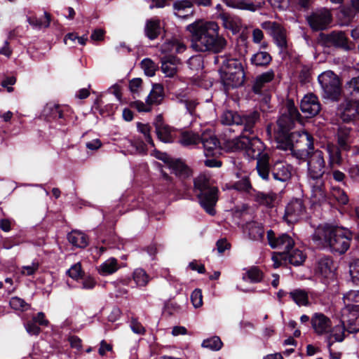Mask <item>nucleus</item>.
Wrapping results in <instances>:
<instances>
[{
	"label": "nucleus",
	"mask_w": 359,
	"mask_h": 359,
	"mask_svg": "<svg viewBox=\"0 0 359 359\" xmlns=\"http://www.w3.org/2000/svg\"><path fill=\"white\" fill-rule=\"evenodd\" d=\"M67 238L70 243L78 248H85L88 244L86 236L79 231H72L68 234Z\"/></svg>",
	"instance_id": "nucleus-36"
},
{
	"label": "nucleus",
	"mask_w": 359,
	"mask_h": 359,
	"mask_svg": "<svg viewBox=\"0 0 359 359\" xmlns=\"http://www.w3.org/2000/svg\"><path fill=\"white\" fill-rule=\"evenodd\" d=\"M229 6H231L234 8H238L241 10H246L255 12L258 8H261L262 6L260 4L255 5L254 3H248L245 0L238 1L236 2H232L231 4H227Z\"/></svg>",
	"instance_id": "nucleus-45"
},
{
	"label": "nucleus",
	"mask_w": 359,
	"mask_h": 359,
	"mask_svg": "<svg viewBox=\"0 0 359 359\" xmlns=\"http://www.w3.org/2000/svg\"><path fill=\"white\" fill-rule=\"evenodd\" d=\"M154 125L156 135L161 141L165 143L173 142L176 136V131L168 125L164 123L161 115L156 116Z\"/></svg>",
	"instance_id": "nucleus-17"
},
{
	"label": "nucleus",
	"mask_w": 359,
	"mask_h": 359,
	"mask_svg": "<svg viewBox=\"0 0 359 359\" xmlns=\"http://www.w3.org/2000/svg\"><path fill=\"white\" fill-rule=\"evenodd\" d=\"M295 122L303 123V117L298 111L297 108L287 111V114H283L278 120L277 123H283L291 127H294Z\"/></svg>",
	"instance_id": "nucleus-27"
},
{
	"label": "nucleus",
	"mask_w": 359,
	"mask_h": 359,
	"mask_svg": "<svg viewBox=\"0 0 359 359\" xmlns=\"http://www.w3.org/2000/svg\"><path fill=\"white\" fill-rule=\"evenodd\" d=\"M223 343L221 339L217 336H214L209 339H204L202 342V346L209 348L212 351H219L222 348Z\"/></svg>",
	"instance_id": "nucleus-44"
},
{
	"label": "nucleus",
	"mask_w": 359,
	"mask_h": 359,
	"mask_svg": "<svg viewBox=\"0 0 359 359\" xmlns=\"http://www.w3.org/2000/svg\"><path fill=\"white\" fill-rule=\"evenodd\" d=\"M130 107H134L139 111L149 112L151 111V104H148L147 102L144 103L142 101H135L130 104Z\"/></svg>",
	"instance_id": "nucleus-61"
},
{
	"label": "nucleus",
	"mask_w": 359,
	"mask_h": 359,
	"mask_svg": "<svg viewBox=\"0 0 359 359\" xmlns=\"http://www.w3.org/2000/svg\"><path fill=\"white\" fill-rule=\"evenodd\" d=\"M155 157L162 160L172 173L178 176L180 174V161L178 159L172 160L166 154L160 151H155Z\"/></svg>",
	"instance_id": "nucleus-30"
},
{
	"label": "nucleus",
	"mask_w": 359,
	"mask_h": 359,
	"mask_svg": "<svg viewBox=\"0 0 359 359\" xmlns=\"http://www.w3.org/2000/svg\"><path fill=\"white\" fill-rule=\"evenodd\" d=\"M133 279L139 286H145L149 282V276L142 269H137L133 272Z\"/></svg>",
	"instance_id": "nucleus-49"
},
{
	"label": "nucleus",
	"mask_w": 359,
	"mask_h": 359,
	"mask_svg": "<svg viewBox=\"0 0 359 359\" xmlns=\"http://www.w3.org/2000/svg\"><path fill=\"white\" fill-rule=\"evenodd\" d=\"M220 79L226 90L243 86L245 73L241 62L235 58L225 59L219 70Z\"/></svg>",
	"instance_id": "nucleus-5"
},
{
	"label": "nucleus",
	"mask_w": 359,
	"mask_h": 359,
	"mask_svg": "<svg viewBox=\"0 0 359 359\" xmlns=\"http://www.w3.org/2000/svg\"><path fill=\"white\" fill-rule=\"evenodd\" d=\"M137 128L139 131L144 135L146 141L151 146H154V141L150 135L151 127L149 125L139 123L137 124Z\"/></svg>",
	"instance_id": "nucleus-56"
},
{
	"label": "nucleus",
	"mask_w": 359,
	"mask_h": 359,
	"mask_svg": "<svg viewBox=\"0 0 359 359\" xmlns=\"http://www.w3.org/2000/svg\"><path fill=\"white\" fill-rule=\"evenodd\" d=\"M325 161L321 151H316L308 162V170L313 179H319L324 173Z\"/></svg>",
	"instance_id": "nucleus-18"
},
{
	"label": "nucleus",
	"mask_w": 359,
	"mask_h": 359,
	"mask_svg": "<svg viewBox=\"0 0 359 359\" xmlns=\"http://www.w3.org/2000/svg\"><path fill=\"white\" fill-rule=\"evenodd\" d=\"M344 321L341 320L340 324L331 328L330 334L327 336L325 341L327 346H332L335 342H341L346 337V331Z\"/></svg>",
	"instance_id": "nucleus-22"
},
{
	"label": "nucleus",
	"mask_w": 359,
	"mask_h": 359,
	"mask_svg": "<svg viewBox=\"0 0 359 359\" xmlns=\"http://www.w3.org/2000/svg\"><path fill=\"white\" fill-rule=\"evenodd\" d=\"M193 185L190 182H185L184 196L189 197L194 194L201 206V208L210 215L214 216L216 214L215 207L219 199V189L212 186L210 179L203 174H200L192 179Z\"/></svg>",
	"instance_id": "nucleus-2"
},
{
	"label": "nucleus",
	"mask_w": 359,
	"mask_h": 359,
	"mask_svg": "<svg viewBox=\"0 0 359 359\" xmlns=\"http://www.w3.org/2000/svg\"><path fill=\"white\" fill-rule=\"evenodd\" d=\"M175 48L176 50H178L180 48V43L177 39L172 37L166 39L161 46L160 50L163 54H167L170 53Z\"/></svg>",
	"instance_id": "nucleus-47"
},
{
	"label": "nucleus",
	"mask_w": 359,
	"mask_h": 359,
	"mask_svg": "<svg viewBox=\"0 0 359 359\" xmlns=\"http://www.w3.org/2000/svg\"><path fill=\"white\" fill-rule=\"evenodd\" d=\"M306 20L313 32L327 29L332 22V15L326 8H320L313 11L306 17Z\"/></svg>",
	"instance_id": "nucleus-9"
},
{
	"label": "nucleus",
	"mask_w": 359,
	"mask_h": 359,
	"mask_svg": "<svg viewBox=\"0 0 359 359\" xmlns=\"http://www.w3.org/2000/svg\"><path fill=\"white\" fill-rule=\"evenodd\" d=\"M261 27L273 37L276 46L280 50L287 48L286 29L278 22L265 21L262 23Z\"/></svg>",
	"instance_id": "nucleus-11"
},
{
	"label": "nucleus",
	"mask_w": 359,
	"mask_h": 359,
	"mask_svg": "<svg viewBox=\"0 0 359 359\" xmlns=\"http://www.w3.org/2000/svg\"><path fill=\"white\" fill-rule=\"evenodd\" d=\"M178 63L175 57L168 56L161 59V70L166 76L172 77L177 72Z\"/></svg>",
	"instance_id": "nucleus-26"
},
{
	"label": "nucleus",
	"mask_w": 359,
	"mask_h": 359,
	"mask_svg": "<svg viewBox=\"0 0 359 359\" xmlns=\"http://www.w3.org/2000/svg\"><path fill=\"white\" fill-rule=\"evenodd\" d=\"M311 325L316 334L323 335L330 332L332 321L324 313L316 312L311 318Z\"/></svg>",
	"instance_id": "nucleus-16"
},
{
	"label": "nucleus",
	"mask_w": 359,
	"mask_h": 359,
	"mask_svg": "<svg viewBox=\"0 0 359 359\" xmlns=\"http://www.w3.org/2000/svg\"><path fill=\"white\" fill-rule=\"evenodd\" d=\"M200 143L203 145L206 156L214 157L220 154V142L215 136L212 135L208 138L203 136Z\"/></svg>",
	"instance_id": "nucleus-21"
},
{
	"label": "nucleus",
	"mask_w": 359,
	"mask_h": 359,
	"mask_svg": "<svg viewBox=\"0 0 359 359\" xmlns=\"http://www.w3.org/2000/svg\"><path fill=\"white\" fill-rule=\"evenodd\" d=\"M217 249L219 253L222 254L226 250L231 248V244L226 238L219 239L216 243Z\"/></svg>",
	"instance_id": "nucleus-62"
},
{
	"label": "nucleus",
	"mask_w": 359,
	"mask_h": 359,
	"mask_svg": "<svg viewBox=\"0 0 359 359\" xmlns=\"http://www.w3.org/2000/svg\"><path fill=\"white\" fill-rule=\"evenodd\" d=\"M187 65L193 72L198 71L203 67V59L200 55L192 56L187 60Z\"/></svg>",
	"instance_id": "nucleus-51"
},
{
	"label": "nucleus",
	"mask_w": 359,
	"mask_h": 359,
	"mask_svg": "<svg viewBox=\"0 0 359 359\" xmlns=\"http://www.w3.org/2000/svg\"><path fill=\"white\" fill-rule=\"evenodd\" d=\"M336 271L337 266L331 256L323 255L318 259L315 266L316 274L325 285L336 282Z\"/></svg>",
	"instance_id": "nucleus-8"
},
{
	"label": "nucleus",
	"mask_w": 359,
	"mask_h": 359,
	"mask_svg": "<svg viewBox=\"0 0 359 359\" xmlns=\"http://www.w3.org/2000/svg\"><path fill=\"white\" fill-rule=\"evenodd\" d=\"M345 88L352 95L359 94V76L353 77L345 85Z\"/></svg>",
	"instance_id": "nucleus-53"
},
{
	"label": "nucleus",
	"mask_w": 359,
	"mask_h": 359,
	"mask_svg": "<svg viewBox=\"0 0 359 359\" xmlns=\"http://www.w3.org/2000/svg\"><path fill=\"white\" fill-rule=\"evenodd\" d=\"M25 328L30 334L37 335L40 332L39 327L36 325L34 320L28 322L25 325Z\"/></svg>",
	"instance_id": "nucleus-64"
},
{
	"label": "nucleus",
	"mask_w": 359,
	"mask_h": 359,
	"mask_svg": "<svg viewBox=\"0 0 359 359\" xmlns=\"http://www.w3.org/2000/svg\"><path fill=\"white\" fill-rule=\"evenodd\" d=\"M337 114L344 123H353L359 120V101L344 100L337 107Z\"/></svg>",
	"instance_id": "nucleus-10"
},
{
	"label": "nucleus",
	"mask_w": 359,
	"mask_h": 359,
	"mask_svg": "<svg viewBox=\"0 0 359 359\" xmlns=\"http://www.w3.org/2000/svg\"><path fill=\"white\" fill-rule=\"evenodd\" d=\"M119 269L118 261L115 258H109L97 268L98 273L102 276H108L115 273Z\"/></svg>",
	"instance_id": "nucleus-32"
},
{
	"label": "nucleus",
	"mask_w": 359,
	"mask_h": 359,
	"mask_svg": "<svg viewBox=\"0 0 359 359\" xmlns=\"http://www.w3.org/2000/svg\"><path fill=\"white\" fill-rule=\"evenodd\" d=\"M290 299L299 306H309L310 302L307 292L302 289H295L289 292Z\"/></svg>",
	"instance_id": "nucleus-34"
},
{
	"label": "nucleus",
	"mask_w": 359,
	"mask_h": 359,
	"mask_svg": "<svg viewBox=\"0 0 359 359\" xmlns=\"http://www.w3.org/2000/svg\"><path fill=\"white\" fill-rule=\"evenodd\" d=\"M333 179L337 182H341L345 187H349V186L353 182L352 178L346 177L345 174L339 170H335L332 172Z\"/></svg>",
	"instance_id": "nucleus-52"
},
{
	"label": "nucleus",
	"mask_w": 359,
	"mask_h": 359,
	"mask_svg": "<svg viewBox=\"0 0 359 359\" xmlns=\"http://www.w3.org/2000/svg\"><path fill=\"white\" fill-rule=\"evenodd\" d=\"M351 130V128L346 126H339L337 129V144L343 150L348 151L350 149L348 141Z\"/></svg>",
	"instance_id": "nucleus-28"
},
{
	"label": "nucleus",
	"mask_w": 359,
	"mask_h": 359,
	"mask_svg": "<svg viewBox=\"0 0 359 359\" xmlns=\"http://www.w3.org/2000/svg\"><path fill=\"white\" fill-rule=\"evenodd\" d=\"M141 67L144 70L145 74L148 76H153L156 72L158 69V66L154 63L150 58L144 59L141 63Z\"/></svg>",
	"instance_id": "nucleus-46"
},
{
	"label": "nucleus",
	"mask_w": 359,
	"mask_h": 359,
	"mask_svg": "<svg viewBox=\"0 0 359 359\" xmlns=\"http://www.w3.org/2000/svg\"><path fill=\"white\" fill-rule=\"evenodd\" d=\"M142 80L140 78L133 79L129 82V88L133 93H138V90L141 88Z\"/></svg>",
	"instance_id": "nucleus-63"
},
{
	"label": "nucleus",
	"mask_w": 359,
	"mask_h": 359,
	"mask_svg": "<svg viewBox=\"0 0 359 359\" xmlns=\"http://www.w3.org/2000/svg\"><path fill=\"white\" fill-rule=\"evenodd\" d=\"M249 238L254 241H262L264 237V227L261 224L251 222L248 224Z\"/></svg>",
	"instance_id": "nucleus-35"
},
{
	"label": "nucleus",
	"mask_w": 359,
	"mask_h": 359,
	"mask_svg": "<svg viewBox=\"0 0 359 359\" xmlns=\"http://www.w3.org/2000/svg\"><path fill=\"white\" fill-rule=\"evenodd\" d=\"M280 259L288 261V262L295 266L302 265L306 260V255L300 250L292 249L285 253H278Z\"/></svg>",
	"instance_id": "nucleus-24"
},
{
	"label": "nucleus",
	"mask_w": 359,
	"mask_h": 359,
	"mask_svg": "<svg viewBox=\"0 0 359 359\" xmlns=\"http://www.w3.org/2000/svg\"><path fill=\"white\" fill-rule=\"evenodd\" d=\"M344 298L348 301L352 302L353 304L350 305L353 311H355V309L353 308V304H359V290H351L344 295Z\"/></svg>",
	"instance_id": "nucleus-59"
},
{
	"label": "nucleus",
	"mask_w": 359,
	"mask_h": 359,
	"mask_svg": "<svg viewBox=\"0 0 359 359\" xmlns=\"http://www.w3.org/2000/svg\"><path fill=\"white\" fill-rule=\"evenodd\" d=\"M246 133H242L240 137L232 141V147L236 150H245L247 151L248 146L250 142V135H246Z\"/></svg>",
	"instance_id": "nucleus-43"
},
{
	"label": "nucleus",
	"mask_w": 359,
	"mask_h": 359,
	"mask_svg": "<svg viewBox=\"0 0 359 359\" xmlns=\"http://www.w3.org/2000/svg\"><path fill=\"white\" fill-rule=\"evenodd\" d=\"M27 21L30 25L35 28L41 29L47 28L50 26L51 21L50 15L45 12L43 18H37L36 17L32 16L27 18Z\"/></svg>",
	"instance_id": "nucleus-40"
},
{
	"label": "nucleus",
	"mask_w": 359,
	"mask_h": 359,
	"mask_svg": "<svg viewBox=\"0 0 359 359\" xmlns=\"http://www.w3.org/2000/svg\"><path fill=\"white\" fill-rule=\"evenodd\" d=\"M264 148L263 142L257 135H253L250 137V142L248 146L246 154L250 158L256 159L257 163L258 159L265 154L263 153Z\"/></svg>",
	"instance_id": "nucleus-20"
},
{
	"label": "nucleus",
	"mask_w": 359,
	"mask_h": 359,
	"mask_svg": "<svg viewBox=\"0 0 359 359\" xmlns=\"http://www.w3.org/2000/svg\"><path fill=\"white\" fill-rule=\"evenodd\" d=\"M278 133H277V141L281 144L283 148L285 150H292L294 147V142L298 137L305 138L306 141V145L309 150L314 149L313 137L308 132L304 131L302 134L297 132H290L294 128L283 125V123H278Z\"/></svg>",
	"instance_id": "nucleus-6"
},
{
	"label": "nucleus",
	"mask_w": 359,
	"mask_h": 359,
	"mask_svg": "<svg viewBox=\"0 0 359 359\" xmlns=\"http://www.w3.org/2000/svg\"><path fill=\"white\" fill-rule=\"evenodd\" d=\"M322 105L316 95L310 93L305 95L300 102V109L306 118H312L319 114Z\"/></svg>",
	"instance_id": "nucleus-14"
},
{
	"label": "nucleus",
	"mask_w": 359,
	"mask_h": 359,
	"mask_svg": "<svg viewBox=\"0 0 359 359\" xmlns=\"http://www.w3.org/2000/svg\"><path fill=\"white\" fill-rule=\"evenodd\" d=\"M332 194L339 203L346 205L348 203V196L345 190L340 187H334Z\"/></svg>",
	"instance_id": "nucleus-50"
},
{
	"label": "nucleus",
	"mask_w": 359,
	"mask_h": 359,
	"mask_svg": "<svg viewBox=\"0 0 359 359\" xmlns=\"http://www.w3.org/2000/svg\"><path fill=\"white\" fill-rule=\"evenodd\" d=\"M68 275L73 279H78L82 276L83 271L81 269V264L78 262L74 264L68 271Z\"/></svg>",
	"instance_id": "nucleus-58"
},
{
	"label": "nucleus",
	"mask_w": 359,
	"mask_h": 359,
	"mask_svg": "<svg viewBox=\"0 0 359 359\" xmlns=\"http://www.w3.org/2000/svg\"><path fill=\"white\" fill-rule=\"evenodd\" d=\"M323 236L331 250L339 255L344 254L350 248L351 232L347 228L325 224L323 227Z\"/></svg>",
	"instance_id": "nucleus-4"
},
{
	"label": "nucleus",
	"mask_w": 359,
	"mask_h": 359,
	"mask_svg": "<svg viewBox=\"0 0 359 359\" xmlns=\"http://www.w3.org/2000/svg\"><path fill=\"white\" fill-rule=\"evenodd\" d=\"M191 302L195 308H199L203 305V294L201 289L196 288L191 292Z\"/></svg>",
	"instance_id": "nucleus-54"
},
{
	"label": "nucleus",
	"mask_w": 359,
	"mask_h": 359,
	"mask_svg": "<svg viewBox=\"0 0 359 359\" xmlns=\"http://www.w3.org/2000/svg\"><path fill=\"white\" fill-rule=\"evenodd\" d=\"M161 21L158 18H151L146 21L144 27L145 35L151 40L156 39L161 34Z\"/></svg>",
	"instance_id": "nucleus-25"
},
{
	"label": "nucleus",
	"mask_w": 359,
	"mask_h": 359,
	"mask_svg": "<svg viewBox=\"0 0 359 359\" xmlns=\"http://www.w3.org/2000/svg\"><path fill=\"white\" fill-rule=\"evenodd\" d=\"M38 262H33L30 266H22L21 273L25 276H32L39 269Z\"/></svg>",
	"instance_id": "nucleus-60"
},
{
	"label": "nucleus",
	"mask_w": 359,
	"mask_h": 359,
	"mask_svg": "<svg viewBox=\"0 0 359 359\" xmlns=\"http://www.w3.org/2000/svg\"><path fill=\"white\" fill-rule=\"evenodd\" d=\"M10 306L15 310H26L28 308V304L25 302L24 299L13 297L10 300Z\"/></svg>",
	"instance_id": "nucleus-55"
},
{
	"label": "nucleus",
	"mask_w": 359,
	"mask_h": 359,
	"mask_svg": "<svg viewBox=\"0 0 359 359\" xmlns=\"http://www.w3.org/2000/svg\"><path fill=\"white\" fill-rule=\"evenodd\" d=\"M306 210L303 201L294 198L286 205L283 218L289 224L296 223L302 218Z\"/></svg>",
	"instance_id": "nucleus-13"
},
{
	"label": "nucleus",
	"mask_w": 359,
	"mask_h": 359,
	"mask_svg": "<svg viewBox=\"0 0 359 359\" xmlns=\"http://www.w3.org/2000/svg\"><path fill=\"white\" fill-rule=\"evenodd\" d=\"M349 273L352 282L359 285V259H353L349 264Z\"/></svg>",
	"instance_id": "nucleus-48"
},
{
	"label": "nucleus",
	"mask_w": 359,
	"mask_h": 359,
	"mask_svg": "<svg viewBox=\"0 0 359 359\" xmlns=\"http://www.w3.org/2000/svg\"><path fill=\"white\" fill-rule=\"evenodd\" d=\"M245 276L252 283H260L264 278V273L257 266L250 267L243 276L244 280H245Z\"/></svg>",
	"instance_id": "nucleus-42"
},
{
	"label": "nucleus",
	"mask_w": 359,
	"mask_h": 359,
	"mask_svg": "<svg viewBox=\"0 0 359 359\" xmlns=\"http://www.w3.org/2000/svg\"><path fill=\"white\" fill-rule=\"evenodd\" d=\"M274 77L275 73L273 69H270L260 75H258L254 81L252 86V91L256 95L262 94V88L266 83L272 81Z\"/></svg>",
	"instance_id": "nucleus-23"
},
{
	"label": "nucleus",
	"mask_w": 359,
	"mask_h": 359,
	"mask_svg": "<svg viewBox=\"0 0 359 359\" xmlns=\"http://www.w3.org/2000/svg\"><path fill=\"white\" fill-rule=\"evenodd\" d=\"M318 82L323 90V97L337 102L341 97V83L339 76L332 71H327L318 76Z\"/></svg>",
	"instance_id": "nucleus-7"
},
{
	"label": "nucleus",
	"mask_w": 359,
	"mask_h": 359,
	"mask_svg": "<svg viewBox=\"0 0 359 359\" xmlns=\"http://www.w3.org/2000/svg\"><path fill=\"white\" fill-rule=\"evenodd\" d=\"M256 170L259 176L264 180L269 181L271 175L274 180L285 182L292 177V167L281 161L270 162L269 155L264 154L258 159Z\"/></svg>",
	"instance_id": "nucleus-3"
},
{
	"label": "nucleus",
	"mask_w": 359,
	"mask_h": 359,
	"mask_svg": "<svg viewBox=\"0 0 359 359\" xmlns=\"http://www.w3.org/2000/svg\"><path fill=\"white\" fill-rule=\"evenodd\" d=\"M276 200V194L274 193L266 194L257 191L255 195V201L260 205H264L267 208H272L273 203Z\"/></svg>",
	"instance_id": "nucleus-37"
},
{
	"label": "nucleus",
	"mask_w": 359,
	"mask_h": 359,
	"mask_svg": "<svg viewBox=\"0 0 359 359\" xmlns=\"http://www.w3.org/2000/svg\"><path fill=\"white\" fill-rule=\"evenodd\" d=\"M241 121V114L231 110H226L221 116V123L223 125H237Z\"/></svg>",
	"instance_id": "nucleus-38"
},
{
	"label": "nucleus",
	"mask_w": 359,
	"mask_h": 359,
	"mask_svg": "<svg viewBox=\"0 0 359 359\" xmlns=\"http://www.w3.org/2000/svg\"><path fill=\"white\" fill-rule=\"evenodd\" d=\"M181 104H184L187 109V112L193 116L196 112V107L198 102L196 100L182 99Z\"/></svg>",
	"instance_id": "nucleus-57"
},
{
	"label": "nucleus",
	"mask_w": 359,
	"mask_h": 359,
	"mask_svg": "<svg viewBox=\"0 0 359 359\" xmlns=\"http://www.w3.org/2000/svg\"><path fill=\"white\" fill-rule=\"evenodd\" d=\"M191 34V46L198 52H221L226 46V40L219 36V26L215 22H209L204 25L197 22L187 26Z\"/></svg>",
	"instance_id": "nucleus-1"
},
{
	"label": "nucleus",
	"mask_w": 359,
	"mask_h": 359,
	"mask_svg": "<svg viewBox=\"0 0 359 359\" xmlns=\"http://www.w3.org/2000/svg\"><path fill=\"white\" fill-rule=\"evenodd\" d=\"M325 43H330L335 48L345 50H351L355 48V44L349 41L345 33L342 31H333L330 34H320Z\"/></svg>",
	"instance_id": "nucleus-15"
},
{
	"label": "nucleus",
	"mask_w": 359,
	"mask_h": 359,
	"mask_svg": "<svg viewBox=\"0 0 359 359\" xmlns=\"http://www.w3.org/2000/svg\"><path fill=\"white\" fill-rule=\"evenodd\" d=\"M193 175L194 170L181 159V191H183L184 192V184L185 182L187 184L190 182L191 184V180Z\"/></svg>",
	"instance_id": "nucleus-41"
},
{
	"label": "nucleus",
	"mask_w": 359,
	"mask_h": 359,
	"mask_svg": "<svg viewBox=\"0 0 359 359\" xmlns=\"http://www.w3.org/2000/svg\"><path fill=\"white\" fill-rule=\"evenodd\" d=\"M201 137L191 131L181 130V145L184 147H194L200 144Z\"/></svg>",
	"instance_id": "nucleus-31"
},
{
	"label": "nucleus",
	"mask_w": 359,
	"mask_h": 359,
	"mask_svg": "<svg viewBox=\"0 0 359 359\" xmlns=\"http://www.w3.org/2000/svg\"><path fill=\"white\" fill-rule=\"evenodd\" d=\"M228 189L248 193L251 189H252V186L250 177L245 175L240 180L229 184L228 185Z\"/></svg>",
	"instance_id": "nucleus-39"
},
{
	"label": "nucleus",
	"mask_w": 359,
	"mask_h": 359,
	"mask_svg": "<svg viewBox=\"0 0 359 359\" xmlns=\"http://www.w3.org/2000/svg\"><path fill=\"white\" fill-rule=\"evenodd\" d=\"M163 99V86L158 83L153 85L152 90L147 98V103L148 104H159Z\"/></svg>",
	"instance_id": "nucleus-33"
},
{
	"label": "nucleus",
	"mask_w": 359,
	"mask_h": 359,
	"mask_svg": "<svg viewBox=\"0 0 359 359\" xmlns=\"http://www.w3.org/2000/svg\"><path fill=\"white\" fill-rule=\"evenodd\" d=\"M260 112L257 110L248 111L241 114V121L239 126H243V133L249 135H254V128L257 122L260 121Z\"/></svg>",
	"instance_id": "nucleus-19"
},
{
	"label": "nucleus",
	"mask_w": 359,
	"mask_h": 359,
	"mask_svg": "<svg viewBox=\"0 0 359 359\" xmlns=\"http://www.w3.org/2000/svg\"><path fill=\"white\" fill-rule=\"evenodd\" d=\"M266 237L269 246L273 249L283 250L281 253L286 254L294 246V241L287 233H281L276 236L275 232L269 229L266 233Z\"/></svg>",
	"instance_id": "nucleus-12"
},
{
	"label": "nucleus",
	"mask_w": 359,
	"mask_h": 359,
	"mask_svg": "<svg viewBox=\"0 0 359 359\" xmlns=\"http://www.w3.org/2000/svg\"><path fill=\"white\" fill-rule=\"evenodd\" d=\"M272 61L271 55L266 51H258L253 54L250 58L252 65L261 67H267Z\"/></svg>",
	"instance_id": "nucleus-29"
}]
</instances>
